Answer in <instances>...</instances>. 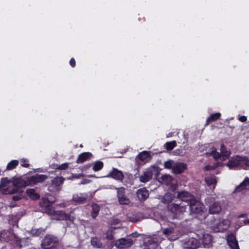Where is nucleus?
<instances>
[{
    "label": "nucleus",
    "mask_w": 249,
    "mask_h": 249,
    "mask_svg": "<svg viewBox=\"0 0 249 249\" xmlns=\"http://www.w3.org/2000/svg\"><path fill=\"white\" fill-rule=\"evenodd\" d=\"M59 245L58 238L52 235H46L42 240V249H56Z\"/></svg>",
    "instance_id": "nucleus-1"
},
{
    "label": "nucleus",
    "mask_w": 249,
    "mask_h": 249,
    "mask_svg": "<svg viewBox=\"0 0 249 249\" xmlns=\"http://www.w3.org/2000/svg\"><path fill=\"white\" fill-rule=\"evenodd\" d=\"M64 178L61 176H57L46 184L48 190L50 192H57L61 189V185L64 181Z\"/></svg>",
    "instance_id": "nucleus-2"
},
{
    "label": "nucleus",
    "mask_w": 249,
    "mask_h": 249,
    "mask_svg": "<svg viewBox=\"0 0 249 249\" xmlns=\"http://www.w3.org/2000/svg\"><path fill=\"white\" fill-rule=\"evenodd\" d=\"M167 210L171 213L175 218H182L186 211L185 207L176 203H171L167 206Z\"/></svg>",
    "instance_id": "nucleus-3"
},
{
    "label": "nucleus",
    "mask_w": 249,
    "mask_h": 249,
    "mask_svg": "<svg viewBox=\"0 0 249 249\" xmlns=\"http://www.w3.org/2000/svg\"><path fill=\"white\" fill-rule=\"evenodd\" d=\"M190 211L191 214H197L198 218L201 217L205 212L204 205L196 200H191L190 202Z\"/></svg>",
    "instance_id": "nucleus-4"
},
{
    "label": "nucleus",
    "mask_w": 249,
    "mask_h": 249,
    "mask_svg": "<svg viewBox=\"0 0 249 249\" xmlns=\"http://www.w3.org/2000/svg\"><path fill=\"white\" fill-rule=\"evenodd\" d=\"M181 245L184 249H196L200 246V243L195 238L187 237L180 240Z\"/></svg>",
    "instance_id": "nucleus-5"
},
{
    "label": "nucleus",
    "mask_w": 249,
    "mask_h": 249,
    "mask_svg": "<svg viewBox=\"0 0 249 249\" xmlns=\"http://www.w3.org/2000/svg\"><path fill=\"white\" fill-rule=\"evenodd\" d=\"M199 233L197 234L199 239L198 241L200 243L199 247H209L212 242L213 238L212 235L205 232H200Z\"/></svg>",
    "instance_id": "nucleus-6"
},
{
    "label": "nucleus",
    "mask_w": 249,
    "mask_h": 249,
    "mask_svg": "<svg viewBox=\"0 0 249 249\" xmlns=\"http://www.w3.org/2000/svg\"><path fill=\"white\" fill-rule=\"evenodd\" d=\"M27 183V179L24 180L20 178H16L12 182L14 188L9 191V193L11 194H15L17 192L22 193L23 191L21 189L28 186Z\"/></svg>",
    "instance_id": "nucleus-7"
},
{
    "label": "nucleus",
    "mask_w": 249,
    "mask_h": 249,
    "mask_svg": "<svg viewBox=\"0 0 249 249\" xmlns=\"http://www.w3.org/2000/svg\"><path fill=\"white\" fill-rule=\"evenodd\" d=\"M134 244V241L131 238H122L118 239L115 243V246L119 249H124L131 247Z\"/></svg>",
    "instance_id": "nucleus-8"
},
{
    "label": "nucleus",
    "mask_w": 249,
    "mask_h": 249,
    "mask_svg": "<svg viewBox=\"0 0 249 249\" xmlns=\"http://www.w3.org/2000/svg\"><path fill=\"white\" fill-rule=\"evenodd\" d=\"M117 197L118 202L120 205H127L130 204L129 199L126 196L125 189L124 187L117 188Z\"/></svg>",
    "instance_id": "nucleus-9"
},
{
    "label": "nucleus",
    "mask_w": 249,
    "mask_h": 249,
    "mask_svg": "<svg viewBox=\"0 0 249 249\" xmlns=\"http://www.w3.org/2000/svg\"><path fill=\"white\" fill-rule=\"evenodd\" d=\"M47 178V176L44 175L36 174L26 178L28 185H34L37 183L43 182Z\"/></svg>",
    "instance_id": "nucleus-10"
},
{
    "label": "nucleus",
    "mask_w": 249,
    "mask_h": 249,
    "mask_svg": "<svg viewBox=\"0 0 249 249\" xmlns=\"http://www.w3.org/2000/svg\"><path fill=\"white\" fill-rule=\"evenodd\" d=\"M51 215L53 216V218L57 220H69L72 221L74 219L73 217H71L70 214H67L62 211H54L52 213Z\"/></svg>",
    "instance_id": "nucleus-11"
},
{
    "label": "nucleus",
    "mask_w": 249,
    "mask_h": 249,
    "mask_svg": "<svg viewBox=\"0 0 249 249\" xmlns=\"http://www.w3.org/2000/svg\"><path fill=\"white\" fill-rule=\"evenodd\" d=\"M162 233L170 241H175L179 238L173 227L170 226L162 230Z\"/></svg>",
    "instance_id": "nucleus-12"
},
{
    "label": "nucleus",
    "mask_w": 249,
    "mask_h": 249,
    "mask_svg": "<svg viewBox=\"0 0 249 249\" xmlns=\"http://www.w3.org/2000/svg\"><path fill=\"white\" fill-rule=\"evenodd\" d=\"M40 206L41 207L42 211L48 214H52L53 212V208L51 205L50 201L45 198L41 199L40 202Z\"/></svg>",
    "instance_id": "nucleus-13"
},
{
    "label": "nucleus",
    "mask_w": 249,
    "mask_h": 249,
    "mask_svg": "<svg viewBox=\"0 0 249 249\" xmlns=\"http://www.w3.org/2000/svg\"><path fill=\"white\" fill-rule=\"evenodd\" d=\"M213 214L212 213H207L205 212L202 215L199 217V219L201 221H203L207 225L212 226L215 220V217Z\"/></svg>",
    "instance_id": "nucleus-14"
},
{
    "label": "nucleus",
    "mask_w": 249,
    "mask_h": 249,
    "mask_svg": "<svg viewBox=\"0 0 249 249\" xmlns=\"http://www.w3.org/2000/svg\"><path fill=\"white\" fill-rule=\"evenodd\" d=\"M107 177L112 178L121 182H122L124 178V176L123 172L115 168L112 169V171Z\"/></svg>",
    "instance_id": "nucleus-15"
},
{
    "label": "nucleus",
    "mask_w": 249,
    "mask_h": 249,
    "mask_svg": "<svg viewBox=\"0 0 249 249\" xmlns=\"http://www.w3.org/2000/svg\"><path fill=\"white\" fill-rule=\"evenodd\" d=\"M240 159V156H233L226 164L230 169L240 168V163H241Z\"/></svg>",
    "instance_id": "nucleus-16"
},
{
    "label": "nucleus",
    "mask_w": 249,
    "mask_h": 249,
    "mask_svg": "<svg viewBox=\"0 0 249 249\" xmlns=\"http://www.w3.org/2000/svg\"><path fill=\"white\" fill-rule=\"evenodd\" d=\"M153 177L152 171L148 169L143 172V174L139 176L140 181L142 183H146L150 181Z\"/></svg>",
    "instance_id": "nucleus-17"
},
{
    "label": "nucleus",
    "mask_w": 249,
    "mask_h": 249,
    "mask_svg": "<svg viewBox=\"0 0 249 249\" xmlns=\"http://www.w3.org/2000/svg\"><path fill=\"white\" fill-rule=\"evenodd\" d=\"M187 169V164L183 162H176L173 166V173L175 174H180Z\"/></svg>",
    "instance_id": "nucleus-18"
},
{
    "label": "nucleus",
    "mask_w": 249,
    "mask_h": 249,
    "mask_svg": "<svg viewBox=\"0 0 249 249\" xmlns=\"http://www.w3.org/2000/svg\"><path fill=\"white\" fill-rule=\"evenodd\" d=\"M136 194L140 201H145L149 197V191L144 187L138 189Z\"/></svg>",
    "instance_id": "nucleus-19"
},
{
    "label": "nucleus",
    "mask_w": 249,
    "mask_h": 249,
    "mask_svg": "<svg viewBox=\"0 0 249 249\" xmlns=\"http://www.w3.org/2000/svg\"><path fill=\"white\" fill-rule=\"evenodd\" d=\"M249 190V178L246 177L244 180L237 186L234 191V193H238L243 190Z\"/></svg>",
    "instance_id": "nucleus-20"
},
{
    "label": "nucleus",
    "mask_w": 249,
    "mask_h": 249,
    "mask_svg": "<svg viewBox=\"0 0 249 249\" xmlns=\"http://www.w3.org/2000/svg\"><path fill=\"white\" fill-rule=\"evenodd\" d=\"M227 242L230 248L232 249H239L238 242L235 236L231 234L227 237Z\"/></svg>",
    "instance_id": "nucleus-21"
},
{
    "label": "nucleus",
    "mask_w": 249,
    "mask_h": 249,
    "mask_svg": "<svg viewBox=\"0 0 249 249\" xmlns=\"http://www.w3.org/2000/svg\"><path fill=\"white\" fill-rule=\"evenodd\" d=\"M177 197L183 201H190L192 199V195L187 191L178 192L177 194Z\"/></svg>",
    "instance_id": "nucleus-22"
},
{
    "label": "nucleus",
    "mask_w": 249,
    "mask_h": 249,
    "mask_svg": "<svg viewBox=\"0 0 249 249\" xmlns=\"http://www.w3.org/2000/svg\"><path fill=\"white\" fill-rule=\"evenodd\" d=\"M87 197L88 196L87 195L81 194L80 196L74 195L73 196L72 200L76 204H84L86 202Z\"/></svg>",
    "instance_id": "nucleus-23"
},
{
    "label": "nucleus",
    "mask_w": 249,
    "mask_h": 249,
    "mask_svg": "<svg viewBox=\"0 0 249 249\" xmlns=\"http://www.w3.org/2000/svg\"><path fill=\"white\" fill-rule=\"evenodd\" d=\"M151 156L147 151H143L140 153L136 157V160H140L144 163L148 162L151 160Z\"/></svg>",
    "instance_id": "nucleus-24"
},
{
    "label": "nucleus",
    "mask_w": 249,
    "mask_h": 249,
    "mask_svg": "<svg viewBox=\"0 0 249 249\" xmlns=\"http://www.w3.org/2000/svg\"><path fill=\"white\" fill-rule=\"evenodd\" d=\"M175 198V196L170 193H167L165 194L161 198V202L165 204H167V205L171 204V203Z\"/></svg>",
    "instance_id": "nucleus-25"
},
{
    "label": "nucleus",
    "mask_w": 249,
    "mask_h": 249,
    "mask_svg": "<svg viewBox=\"0 0 249 249\" xmlns=\"http://www.w3.org/2000/svg\"><path fill=\"white\" fill-rule=\"evenodd\" d=\"M209 213L213 214L218 213L221 211L220 205L218 202H214L209 206Z\"/></svg>",
    "instance_id": "nucleus-26"
},
{
    "label": "nucleus",
    "mask_w": 249,
    "mask_h": 249,
    "mask_svg": "<svg viewBox=\"0 0 249 249\" xmlns=\"http://www.w3.org/2000/svg\"><path fill=\"white\" fill-rule=\"evenodd\" d=\"M92 156V154L89 152H84L80 154L76 160V163H83L86 161Z\"/></svg>",
    "instance_id": "nucleus-27"
},
{
    "label": "nucleus",
    "mask_w": 249,
    "mask_h": 249,
    "mask_svg": "<svg viewBox=\"0 0 249 249\" xmlns=\"http://www.w3.org/2000/svg\"><path fill=\"white\" fill-rule=\"evenodd\" d=\"M127 219L131 222H137L140 221L142 217L141 214L139 213H128L127 214Z\"/></svg>",
    "instance_id": "nucleus-28"
},
{
    "label": "nucleus",
    "mask_w": 249,
    "mask_h": 249,
    "mask_svg": "<svg viewBox=\"0 0 249 249\" xmlns=\"http://www.w3.org/2000/svg\"><path fill=\"white\" fill-rule=\"evenodd\" d=\"M173 178L170 175L165 174L159 178V181L161 183L168 185L173 181Z\"/></svg>",
    "instance_id": "nucleus-29"
},
{
    "label": "nucleus",
    "mask_w": 249,
    "mask_h": 249,
    "mask_svg": "<svg viewBox=\"0 0 249 249\" xmlns=\"http://www.w3.org/2000/svg\"><path fill=\"white\" fill-rule=\"evenodd\" d=\"M220 151L221 154V157L222 158V160H224L227 159L231 155V151L230 150H228L226 146L222 144L220 147Z\"/></svg>",
    "instance_id": "nucleus-30"
},
{
    "label": "nucleus",
    "mask_w": 249,
    "mask_h": 249,
    "mask_svg": "<svg viewBox=\"0 0 249 249\" xmlns=\"http://www.w3.org/2000/svg\"><path fill=\"white\" fill-rule=\"evenodd\" d=\"M205 181L209 186L211 185H213V188H214L217 182L216 177L212 175H210L206 177L205 178Z\"/></svg>",
    "instance_id": "nucleus-31"
},
{
    "label": "nucleus",
    "mask_w": 249,
    "mask_h": 249,
    "mask_svg": "<svg viewBox=\"0 0 249 249\" xmlns=\"http://www.w3.org/2000/svg\"><path fill=\"white\" fill-rule=\"evenodd\" d=\"M240 168L247 170L249 167V159L246 156H240Z\"/></svg>",
    "instance_id": "nucleus-32"
},
{
    "label": "nucleus",
    "mask_w": 249,
    "mask_h": 249,
    "mask_svg": "<svg viewBox=\"0 0 249 249\" xmlns=\"http://www.w3.org/2000/svg\"><path fill=\"white\" fill-rule=\"evenodd\" d=\"M91 207L92 211L91 213V216L93 219H95L98 214L100 208V206L96 203L93 204Z\"/></svg>",
    "instance_id": "nucleus-33"
},
{
    "label": "nucleus",
    "mask_w": 249,
    "mask_h": 249,
    "mask_svg": "<svg viewBox=\"0 0 249 249\" xmlns=\"http://www.w3.org/2000/svg\"><path fill=\"white\" fill-rule=\"evenodd\" d=\"M220 115L221 114L219 112L211 115L207 119L206 125H208L212 122L217 120L220 118Z\"/></svg>",
    "instance_id": "nucleus-34"
},
{
    "label": "nucleus",
    "mask_w": 249,
    "mask_h": 249,
    "mask_svg": "<svg viewBox=\"0 0 249 249\" xmlns=\"http://www.w3.org/2000/svg\"><path fill=\"white\" fill-rule=\"evenodd\" d=\"M91 243L93 247L95 248L100 249L103 247L101 241L96 237L91 238Z\"/></svg>",
    "instance_id": "nucleus-35"
},
{
    "label": "nucleus",
    "mask_w": 249,
    "mask_h": 249,
    "mask_svg": "<svg viewBox=\"0 0 249 249\" xmlns=\"http://www.w3.org/2000/svg\"><path fill=\"white\" fill-rule=\"evenodd\" d=\"M26 193L33 199L36 200L39 198V195L36 194L33 189H28L26 191Z\"/></svg>",
    "instance_id": "nucleus-36"
},
{
    "label": "nucleus",
    "mask_w": 249,
    "mask_h": 249,
    "mask_svg": "<svg viewBox=\"0 0 249 249\" xmlns=\"http://www.w3.org/2000/svg\"><path fill=\"white\" fill-rule=\"evenodd\" d=\"M28 238H22L18 239L17 238L16 239V245L18 246L19 248H21L23 247L26 246L28 245Z\"/></svg>",
    "instance_id": "nucleus-37"
},
{
    "label": "nucleus",
    "mask_w": 249,
    "mask_h": 249,
    "mask_svg": "<svg viewBox=\"0 0 249 249\" xmlns=\"http://www.w3.org/2000/svg\"><path fill=\"white\" fill-rule=\"evenodd\" d=\"M177 146V142L175 141L167 142L165 143L164 146L167 150H172Z\"/></svg>",
    "instance_id": "nucleus-38"
},
{
    "label": "nucleus",
    "mask_w": 249,
    "mask_h": 249,
    "mask_svg": "<svg viewBox=\"0 0 249 249\" xmlns=\"http://www.w3.org/2000/svg\"><path fill=\"white\" fill-rule=\"evenodd\" d=\"M206 154L208 156H210V155L213 156V158L215 160L220 159L221 160H222V158L221 157V153L220 154L219 152H217L215 150H213L210 153H206Z\"/></svg>",
    "instance_id": "nucleus-39"
},
{
    "label": "nucleus",
    "mask_w": 249,
    "mask_h": 249,
    "mask_svg": "<svg viewBox=\"0 0 249 249\" xmlns=\"http://www.w3.org/2000/svg\"><path fill=\"white\" fill-rule=\"evenodd\" d=\"M18 164V160H13L11 161L7 165V170H12L14 169Z\"/></svg>",
    "instance_id": "nucleus-40"
},
{
    "label": "nucleus",
    "mask_w": 249,
    "mask_h": 249,
    "mask_svg": "<svg viewBox=\"0 0 249 249\" xmlns=\"http://www.w3.org/2000/svg\"><path fill=\"white\" fill-rule=\"evenodd\" d=\"M175 163L176 162L174 160H169L167 161L164 162V167L167 169H171L173 170V166H174Z\"/></svg>",
    "instance_id": "nucleus-41"
},
{
    "label": "nucleus",
    "mask_w": 249,
    "mask_h": 249,
    "mask_svg": "<svg viewBox=\"0 0 249 249\" xmlns=\"http://www.w3.org/2000/svg\"><path fill=\"white\" fill-rule=\"evenodd\" d=\"M103 167V163L101 161H96L93 166V170L94 171H98L100 170Z\"/></svg>",
    "instance_id": "nucleus-42"
},
{
    "label": "nucleus",
    "mask_w": 249,
    "mask_h": 249,
    "mask_svg": "<svg viewBox=\"0 0 249 249\" xmlns=\"http://www.w3.org/2000/svg\"><path fill=\"white\" fill-rule=\"evenodd\" d=\"M12 183L10 180H8L7 178H2L0 183V189L5 187L9 183Z\"/></svg>",
    "instance_id": "nucleus-43"
},
{
    "label": "nucleus",
    "mask_w": 249,
    "mask_h": 249,
    "mask_svg": "<svg viewBox=\"0 0 249 249\" xmlns=\"http://www.w3.org/2000/svg\"><path fill=\"white\" fill-rule=\"evenodd\" d=\"M21 164V165L23 167H28L29 166V164L28 163H26L28 162V160H27L25 159H21L20 160Z\"/></svg>",
    "instance_id": "nucleus-44"
},
{
    "label": "nucleus",
    "mask_w": 249,
    "mask_h": 249,
    "mask_svg": "<svg viewBox=\"0 0 249 249\" xmlns=\"http://www.w3.org/2000/svg\"><path fill=\"white\" fill-rule=\"evenodd\" d=\"M68 168V163H63L58 166L56 168L60 170H65Z\"/></svg>",
    "instance_id": "nucleus-45"
},
{
    "label": "nucleus",
    "mask_w": 249,
    "mask_h": 249,
    "mask_svg": "<svg viewBox=\"0 0 249 249\" xmlns=\"http://www.w3.org/2000/svg\"><path fill=\"white\" fill-rule=\"evenodd\" d=\"M21 198V195H16L13 196V199L15 201H18Z\"/></svg>",
    "instance_id": "nucleus-46"
},
{
    "label": "nucleus",
    "mask_w": 249,
    "mask_h": 249,
    "mask_svg": "<svg viewBox=\"0 0 249 249\" xmlns=\"http://www.w3.org/2000/svg\"><path fill=\"white\" fill-rule=\"evenodd\" d=\"M214 168L211 165H206L204 167V169L207 170V171H209V170H211L212 169H213Z\"/></svg>",
    "instance_id": "nucleus-47"
},
{
    "label": "nucleus",
    "mask_w": 249,
    "mask_h": 249,
    "mask_svg": "<svg viewBox=\"0 0 249 249\" xmlns=\"http://www.w3.org/2000/svg\"><path fill=\"white\" fill-rule=\"evenodd\" d=\"M239 120L242 122H245L247 121V117L245 116H242L239 117Z\"/></svg>",
    "instance_id": "nucleus-48"
},
{
    "label": "nucleus",
    "mask_w": 249,
    "mask_h": 249,
    "mask_svg": "<svg viewBox=\"0 0 249 249\" xmlns=\"http://www.w3.org/2000/svg\"><path fill=\"white\" fill-rule=\"evenodd\" d=\"M247 216V213H243V214H241L239 215L238 216V218L245 217H246Z\"/></svg>",
    "instance_id": "nucleus-49"
},
{
    "label": "nucleus",
    "mask_w": 249,
    "mask_h": 249,
    "mask_svg": "<svg viewBox=\"0 0 249 249\" xmlns=\"http://www.w3.org/2000/svg\"><path fill=\"white\" fill-rule=\"evenodd\" d=\"M90 167V164H87L84 166V168L85 170H87L89 169Z\"/></svg>",
    "instance_id": "nucleus-50"
},
{
    "label": "nucleus",
    "mask_w": 249,
    "mask_h": 249,
    "mask_svg": "<svg viewBox=\"0 0 249 249\" xmlns=\"http://www.w3.org/2000/svg\"><path fill=\"white\" fill-rule=\"evenodd\" d=\"M89 182L88 180L83 179V180H82L81 184H84L87 183V182Z\"/></svg>",
    "instance_id": "nucleus-51"
},
{
    "label": "nucleus",
    "mask_w": 249,
    "mask_h": 249,
    "mask_svg": "<svg viewBox=\"0 0 249 249\" xmlns=\"http://www.w3.org/2000/svg\"><path fill=\"white\" fill-rule=\"evenodd\" d=\"M244 224L245 225L249 224V219L245 220L244 221Z\"/></svg>",
    "instance_id": "nucleus-52"
},
{
    "label": "nucleus",
    "mask_w": 249,
    "mask_h": 249,
    "mask_svg": "<svg viewBox=\"0 0 249 249\" xmlns=\"http://www.w3.org/2000/svg\"><path fill=\"white\" fill-rule=\"evenodd\" d=\"M225 224L227 225H230V221L229 220H226L224 221Z\"/></svg>",
    "instance_id": "nucleus-53"
},
{
    "label": "nucleus",
    "mask_w": 249,
    "mask_h": 249,
    "mask_svg": "<svg viewBox=\"0 0 249 249\" xmlns=\"http://www.w3.org/2000/svg\"><path fill=\"white\" fill-rule=\"evenodd\" d=\"M83 177V175L80 174H79L78 175V176L77 177V178H79V177Z\"/></svg>",
    "instance_id": "nucleus-54"
},
{
    "label": "nucleus",
    "mask_w": 249,
    "mask_h": 249,
    "mask_svg": "<svg viewBox=\"0 0 249 249\" xmlns=\"http://www.w3.org/2000/svg\"><path fill=\"white\" fill-rule=\"evenodd\" d=\"M136 234L135 233H132V235L133 237H135L134 234Z\"/></svg>",
    "instance_id": "nucleus-55"
},
{
    "label": "nucleus",
    "mask_w": 249,
    "mask_h": 249,
    "mask_svg": "<svg viewBox=\"0 0 249 249\" xmlns=\"http://www.w3.org/2000/svg\"><path fill=\"white\" fill-rule=\"evenodd\" d=\"M89 177H93V176H92V175H89Z\"/></svg>",
    "instance_id": "nucleus-56"
},
{
    "label": "nucleus",
    "mask_w": 249,
    "mask_h": 249,
    "mask_svg": "<svg viewBox=\"0 0 249 249\" xmlns=\"http://www.w3.org/2000/svg\"><path fill=\"white\" fill-rule=\"evenodd\" d=\"M137 174H136L135 175V177H136V178H137Z\"/></svg>",
    "instance_id": "nucleus-57"
},
{
    "label": "nucleus",
    "mask_w": 249,
    "mask_h": 249,
    "mask_svg": "<svg viewBox=\"0 0 249 249\" xmlns=\"http://www.w3.org/2000/svg\"><path fill=\"white\" fill-rule=\"evenodd\" d=\"M1 237V234L0 233V238Z\"/></svg>",
    "instance_id": "nucleus-58"
}]
</instances>
